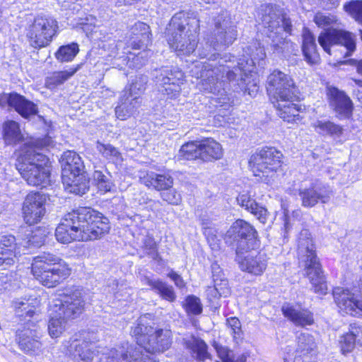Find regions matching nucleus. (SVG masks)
Segmentation results:
<instances>
[{
	"instance_id": "42",
	"label": "nucleus",
	"mask_w": 362,
	"mask_h": 362,
	"mask_svg": "<svg viewBox=\"0 0 362 362\" xmlns=\"http://www.w3.org/2000/svg\"><path fill=\"white\" fill-rule=\"evenodd\" d=\"M360 332L362 333V327H356L351 325V331L341 336L340 345L344 354L353 350L355 346L356 337L359 336Z\"/></svg>"
},
{
	"instance_id": "63",
	"label": "nucleus",
	"mask_w": 362,
	"mask_h": 362,
	"mask_svg": "<svg viewBox=\"0 0 362 362\" xmlns=\"http://www.w3.org/2000/svg\"><path fill=\"white\" fill-rule=\"evenodd\" d=\"M250 354L248 352H244L237 356H235V355H233L231 359V362H246Z\"/></svg>"
},
{
	"instance_id": "7",
	"label": "nucleus",
	"mask_w": 362,
	"mask_h": 362,
	"mask_svg": "<svg viewBox=\"0 0 362 362\" xmlns=\"http://www.w3.org/2000/svg\"><path fill=\"white\" fill-rule=\"evenodd\" d=\"M261 16L262 24L267 30V35L272 40L271 45L274 52L284 53L291 45V42L282 35L283 31L289 35L291 33V20L281 16L272 6H266L262 10Z\"/></svg>"
},
{
	"instance_id": "47",
	"label": "nucleus",
	"mask_w": 362,
	"mask_h": 362,
	"mask_svg": "<svg viewBox=\"0 0 362 362\" xmlns=\"http://www.w3.org/2000/svg\"><path fill=\"white\" fill-rule=\"evenodd\" d=\"M316 346L315 339L308 333H302L298 337V350L302 353H308Z\"/></svg>"
},
{
	"instance_id": "35",
	"label": "nucleus",
	"mask_w": 362,
	"mask_h": 362,
	"mask_svg": "<svg viewBox=\"0 0 362 362\" xmlns=\"http://www.w3.org/2000/svg\"><path fill=\"white\" fill-rule=\"evenodd\" d=\"M266 57V54L263 47H258L256 49V52L251 55L250 59L247 60L245 59H239L237 63L236 66H233L231 65L230 70H233L235 75V77L238 74V71L243 72L244 75H247V73H251L254 70L255 61L256 60H263Z\"/></svg>"
},
{
	"instance_id": "61",
	"label": "nucleus",
	"mask_w": 362,
	"mask_h": 362,
	"mask_svg": "<svg viewBox=\"0 0 362 362\" xmlns=\"http://www.w3.org/2000/svg\"><path fill=\"white\" fill-rule=\"evenodd\" d=\"M168 276L175 283V284L179 287L182 288L185 286V282L182 279V278L177 273H175L173 271H171L168 274Z\"/></svg>"
},
{
	"instance_id": "28",
	"label": "nucleus",
	"mask_w": 362,
	"mask_h": 362,
	"mask_svg": "<svg viewBox=\"0 0 362 362\" xmlns=\"http://www.w3.org/2000/svg\"><path fill=\"white\" fill-rule=\"evenodd\" d=\"M302 51L306 62L315 65L320 62V57L317 51L315 37L310 30L305 28L302 34Z\"/></svg>"
},
{
	"instance_id": "39",
	"label": "nucleus",
	"mask_w": 362,
	"mask_h": 362,
	"mask_svg": "<svg viewBox=\"0 0 362 362\" xmlns=\"http://www.w3.org/2000/svg\"><path fill=\"white\" fill-rule=\"evenodd\" d=\"M51 307L50 320L48 324L49 334L52 338L59 337L65 329L66 320L63 315H60L59 312L54 313Z\"/></svg>"
},
{
	"instance_id": "46",
	"label": "nucleus",
	"mask_w": 362,
	"mask_h": 362,
	"mask_svg": "<svg viewBox=\"0 0 362 362\" xmlns=\"http://www.w3.org/2000/svg\"><path fill=\"white\" fill-rule=\"evenodd\" d=\"M93 176L98 189L101 193L105 194L112 190L114 187L113 182L102 171L95 170Z\"/></svg>"
},
{
	"instance_id": "58",
	"label": "nucleus",
	"mask_w": 362,
	"mask_h": 362,
	"mask_svg": "<svg viewBox=\"0 0 362 362\" xmlns=\"http://www.w3.org/2000/svg\"><path fill=\"white\" fill-rule=\"evenodd\" d=\"M227 324L230 327L231 332L239 335L241 332L240 322L237 317H230L227 320Z\"/></svg>"
},
{
	"instance_id": "50",
	"label": "nucleus",
	"mask_w": 362,
	"mask_h": 362,
	"mask_svg": "<svg viewBox=\"0 0 362 362\" xmlns=\"http://www.w3.org/2000/svg\"><path fill=\"white\" fill-rule=\"evenodd\" d=\"M314 21L317 25V26L325 28L337 24L338 20L335 16L317 13L315 16Z\"/></svg>"
},
{
	"instance_id": "21",
	"label": "nucleus",
	"mask_w": 362,
	"mask_h": 362,
	"mask_svg": "<svg viewBox=\"0 0 362 362\" xmlns=\"http://www.w3.org/2000/svg\"><path fill=\"white\" fill-rule=\"evenodd\" d=\"M334 301L340 311L354 317H362V301L349 289L337 287L333 290Z\"/></svg>"
},
{
	"instance_id": "57",
	"label": "nucleus",
	"mask_w": 362,
	"mask_h": 362,
	"mask_svg": "<svg viewBox=\"0 0 362 362\" xmlns=\"http://www.w3.org/2000/svg\"><path fill=\"white\" fill-rule=\"evenodd\" d=\"M150 51L143 50L142 52L134 54L132 57V62L134 63V67L139 69L146 62L147 57L149 56Z\"/></svg>"
},
{
	"instance_id": "64",
	"label": "nucleus",
	"mask_w": 362,
	"mask_h": 362,
	"mask_svg": "<svg viewBox=\"0 0 362 362\" xmlns=\"http://www.w3.org/2000/svg\"><path fill=\"white\" fill-rule=\"evenodd\" d=\"M351 61H352V64L356 66L357 72L362 75V59H360V60L353 59Z\"/></svg>"
},
{
	"instance_id": "45",
	"label": "nucleus",
	"mask_w": 362,
	"mask_h": 362,
	"mask_svg": "<svg viewBox=\"0 0 362 362\" xmlns=\"http://www.w3.org/2000/svg\"><path fill=\"white\" fill-rule=\"evenodd\" d=\"M78 70V68H72L69 71L54 72L50 76L47 78L46 85L49 88H54L56 86L63 83L72 76Z\"/></svg>"
},
{
	"instance_id": "19",
	"label": "nucleus",
	"mask_w": 362,
	"mask_h": 362,
	"mask_svg": "<svg viewBox=\"0 0 362 362\" xmlns=\"http://www.w3.org/2000/svg\"><path fill=\"white\" fill-rule=\"evenodd\" d=\"M156 83L164 88L165 94L170 98L177 97L180 91V84L184 78V74L177 68L164 67L156 71Z\"/></svg>"
},
{
	"instance_id": "60",
	"label": "nucleus",
	"mask_w": 362,
	"mask_h": 362,
	"mask_svg": "<svg viewBox=\"0 0 362 362\" xmlns=\"http://www.w3.org/2000/svg\"><path fill=\"white\" fill-rule=\"evenodd\" d=\"M200 221L202 226L203 233L204 234L206 230L215 229V225L208 216L204 215L200 217Z\"/></svg>"
},
{
	"instance_id": "5",
	"label": "nucleus",
	"mask_w": 362,
	"mask_h": 362,
	"mask_svg": "<svg viewBox=\"0 0 362 362\" xmlns=\"http://www.w3.org/2000/svg\"><path fill=\"white\" fill-rule=\"evenodd\" d=\"M297 255L299 265L303 268L305 274L313 285L314 292L325 294L327 290V284L317 256L315 245L307 229H303L298 235Z\"/></svg>"
},
{
	"instance_id": "29",
	"label": "nucleus",
	"mask_w": 362,
	"mask_h": 362,
	"mask_svg": "<svg viewBox=\"0 0 362 362\" xmlns=\"http://www.w3.org/2000/svg\"><path fill=\"white\" fill-rule=\"evenodd\" d=\"M281 310L284 316L296 325L304 327L310 325L314 322L313 314L307 310L300 309L290 304L284 305Z\"/></svg>"
},
{
	"instance_id": "4",
	"label": "nucleus",
	"mask_w": 362,
	"mask_h": 362,
	"mask_svg": "<svg viewBox=\"0 0 362 362\" xmlns=\"http://www.w3.org/2000/svg\"><path fill=\"white\" fill-rule=\"evenodd\" d=\"M228 60L221 58L218 63L196 61L192 63L190 73L192 76L201 78L200 89L214 94L221 93L225 83L235 80V72L230 70L231 65L225 64ZM231 59L228 60V63Z\"/></svg>"
},
{
	"instance_id": "17",
	"label": "nucleus",
	"mask_w": 362,
	"mask_h": 362,
	"mask_svg": "<svg viewBox=\"0 0 362 362\" xmlns=\"http://www.w3.org/2000/svg\"><path fill=\"white\" fill-rule=\"evenodd\" d=\"M77 210L65 215L62 222L57 227L55 236L57 241L69 243L74 240L82 241L83 235L81 226H78Z\"/></svg>"
},
{
	"instance_id": "25",
	"label": "nucleus",
	"mask_w": 362,
	"mask_h": 362,
	"mask_svg": "<svg viewBox=\"0 0 362 362\" xmlns=\"http://www.w3.org/2000/svg\"><path fill=\"white\" fill-rule=\"evenodd\" d=\"M68 353L72 356L75 362H92L95 356V344L89 337L83 339H73L69 341Z\"/></svg>"
},
{
	"instance_id": "23",
	"label": "nucleus",
	"mask_w": 362,
	"mask_h": 362,
	"mask_svg": "<svg viewBox=\"0 0 362 362\" xmlns=\"http://www.w3.org/2000/svg\"><path fill=\"white\" fill-rule=\"evenodd\" d=\"M142 347L146 352L156 354L168 349L172 344V332L168 329H156L148 336V340L140 339Z\"/></svg>"
},
{
	"instance_id": "32",
	"label": "nucleus",
	"mask_w": 362,
	"mask_h": 362,
	"mask_svg": "<svg viewBox=\"0 0 362 362\" xmlns=\"http://www.w3.org/2000/svg\"><path fill=\"white\" fill-rule=\"evenodd\" d=\"M238 203L247 211L252 214L261 223L267 222L269 213L267 209L259 205L248 193L240 194L237 197Z\"/></svg>"
},
{
	"instance_id": "27",
	"label": "nucleus",
	"mask_w": 362,
	"mask_h": 362,
	"mask_svg": "<svg viewBox=\"0 0 362 362\" xmlns=\"http://www.w3.org/2000/svg\"><path fill=\"white\" fill-rule=\"evenodd\" d=\"M299 195L303 206L313 207L319 202L323 204L329 202L332 192L329 187L316 184L309 188L301 189Z\"/></svg>"
},
{
	"instance_id": "54",
	"label": "nucleus",
	"mask_w": 362,
	"mask_h": 362,
	"mask_svg": "<svg viewBox=\"0 0 362 362\" xmlns=\"http://www.w3.org/2000/svg\"><path fill=\"white\" fill-rule=\"evenodd\" d=\"M161 197L164 201L174 205L179 204L182 200L180 194L172 187L161 193Z\"/></svg>"
},
{
	"instance_id": "12",
	"label": "nucleus",
	"mask_w": 362,
	"mask_h": 362,
	"mask_svg": "<svg viewBox=\"0 0 362 362\" xmlns=\"http://www.w3.org/2000/svg\"><path fill=\"white\" fill-rule=\"evenodd\" d=\"M86 300L84 293L79 288H68L63 293L61 299L53 301L54 313L59 312L66 318H76L84 310Z\"/></svg>"
},
{
	"instance_id": "3",
	"label": "nucleus",
	"mask_w": 362,
	"mask_h": 362,
	"mask_svg": "<svg viewBox=\"0 0 362 362\" xmlns=\"http://www.w3.org/2000/svg\"><path fill=\"white\" fill-rule=\"evenodd\" d=\"M39 151L38 144H24L18 158V169L28 185L45 187L50 183V170L48 158Z\"/></svg>"
},
{
	"instance_id": "16",
	"label": "nucleus",
	"mask_w": 362,
	"mask_h": 362,
	"mask_svg": "<svg viewBox=\"0 0 362 362\" xmlns=\"http://www.w3.org/2000/svg\"><path fill=\"white\" fill-rule=\"evenodd\" d=\"M267 91L276 100H291L296 96V88L290 76L274 70L267 78Z\"/></svg>"
},
{
	"instance_id": "24",
	"label": "nucleus",
	"mask_w": 362,
	"mask_h": 362,
	"mask_svg": "<svg viewBox=\"0 0 362 362\" xmlns=\"http://www.w3.org/2000/svg\"><path fill=\"white\" fill-rule=\"evenodd\" d=\"M6 105L13 107L24 118H29L37 112V108L33 102L17 93L0 95V107H4Z\"/></svg>"
},
{
	"instance_id": "13",
	"label": "nucleus",
	"mask_w": 362,
	"mask_h": 362,
	"mask_svg": "<svg viewBox=\"0 0 362 362\" xmlns=\"http://www.w3.org/2000/svg\"><path fill=\"white\" fill-rule=\"evenodd\" d=\"M281 153L274 148L265 147L251 156L250 167L255 176H268L281 167Z\"/></svg>"
},
{
	"instance_id": "38",
	"label": "nucleus",
	"mask_w": 362,
	"mask_h": 362,
	"mask_svg": "<svg viewBox=\"0 0 362 362\" xmlns=\"http://www.w3.org/2000/svg\"><path fill=\"white\" fill-rule=\"evenodd\" d=\"M185 346L191 351L193 356L199 361H204L210 356L206 344L201 339L192 337L185 341Z\"/></svg>"
},
{
	"instance_id": "56",
	"label": "nucleus",
	"mask_w": 362,
	"mask_h": 362,
	"mask_svg": "<svg viewBox=\"0 0 362 362\" xmlns=\"http://www.w3.org/2000/svg\"><path fill=\"white\" fill-rule=\"evenodd\" d=\"M0 247L2 250L12 249L13 252H16V238L11 235H4L0 240Z\"/></svg>"
},
{
	"instance_id": "18",
	"label": "nucleus",
	"mask_w": 362,
	"mask_h": 362,
	"mask_svg": "<svg viewBox=\"0 0 362 362\" xmlns=\"http://www.w3.org/2000/svg\"><path fill=\"white\" fill-rule=\"evenodd\" d=\"M46 197L39 192L29 193L23 204V216L26 223L34 225L45 214Z\"/></svg>"
},
{
	"instance_id": "9",
	"label": "nucleus",
	"mask_w": 362,
	"mask_h": 362,
	"mask_svg": "<svg viewBox=\"0 0 362 362\" xmlns=\"http://www.w3.org/2000/svg\"><path fill=\"white\" fill-rule=\"evenodd\" d=\"M147 82L146 76L139 75L124 88L115 107V115L118 119L125 120L136 113L141 105V95L146 89Z\"/></svg>"
},
{
	"instance_id": "20",
	"label": "nucleus",
	"mask_w": 362,
	"mask_h": 362,
	"mask_svg": "<svg viewBox=\"0 0 362 362\" xmlns=\"http://www.w3.org/2000/svg\"><path fill=\"white\" fill-rule=\"evenodd\" d=\"M327 95L330 107L339 119H349L352 116L353 103L344 91L330 86L327 88Z\"/></svg>"
},
{
	"instance_id": "62",
	"label": "nucleus",
	"mask_w": 362,
	"mask_h": 362,
	"mask_svg": "<svg viewBox=\"0 0 362 362\" xmlns=\"http://www.w3.org/2000/svg\"><path fill=\"white\" fill-rule=\"evenodd\" d=\"M206 293L210 300H212L214 298H220V296L215 285L214 286H209L206 288Z\"/></svg>"
},
{
	"instance_id": "6",
	"label": "nucleus",
	"mask_w": 362,
	"mask_h": 362,
	"mask_svg": "<svg viewBox=\"0 0 362 362\" xmlns=\"http://www.w3.org/2000/svg\"><path fill=\"white\" fill-rule=\"evenodd\" d=\"M32 273L43 286L53 288L70 275V269L59 257L44 252L33 259Z\"/></svg>"
},
{
	"instance_id": "15",
	"label": "nucleus",
	"mask_w": 362,
	"mask_h": 362,
	"mask_svg": "<svg viewBox=\"0 0 362 362\" xmlns=\"http://www.w3.org/2000/svg\"><path fill=\"white\" fill-rule=\"evenodd\" d=\"M318 42L323 49L329 54L332 45L344 46L346 49L345 56L348 57L356 50V35L345 30L328 28L320 34Z\"/></svg>"
},
{
	"instance_id": "2",
	"label": "nucleus",
	"mask_w": 362,
	"mask_h": 362,
	"mask_svg": "<svg viewBox=\"0 0 362 362\" xmlns=\"http://www.w3.org/2000/svg\"><path fill=\"white\" fill-rule=\"evenodd\" d=\"M213 31L204 38L197 48L201 58H208L209 62L216 63L217 51L225 49L236 40L238 32L235 21L228 11L222 10L214 18Z\"/></svg>"
},
{
	"instance_id": "44",
	"label": "nucleus",
	"mask_w": 362,
	"mask_h": 362,
	"mask_svg": "<svg viewBox=\"0 0 362 362\" xmlns=\"http://www.w3.org/2000/svg\"><path fill=\"white\" fill-rule=\"evenodd\" d=\"M132 33L136 35L137 38L141 37L139 39L138 42L134 40L132 42L131 45L134 49H139L144 47V44L141 42L142 40H146L148 38L149 35V26L143 23V22H137L134 24V25L132 28Z\"/></svg>"
},
{
	"instance_id": "37",
	"label": "nucleus",
	"mask_w": 362,
	"mask_h": 362,
	"mask_svg": "<svg viewBox=\"0 0 362 362\" xmlns=\"http://www.w3.org/2000/svg\"><path fill=\"white\" fill-rule=\"evenodd\" d=\"M177 158L179 160H202L201 141H193L183 144L178 152Z\"/></svg>"
},
{
	"instance_id": "30",
	"label": "nucleus",
	"mask_w": 362,
	"mask_h": 362,
	"mask_svg": "<svg viewBox=\"0 0 362 362\" xmlns=\"http://www.w3.org/2000/svg\"><path fill=\"white\" fill-rule=\"evenodd\" d=\"M141 182L148 187L158 191H165L173 185V178L168 174H156L148 172L140 177Z\"/></svg>"
},
{
	"instance_id": "33",
	"label": "nucleus",
	"mask_w": 362,
	"mask_h": 362,
	"mask_svg": "<svg viewBox=\"0 0 362 362\" xmlns=\"http://www.w3.org/2000/svg\"><path fill=\"white\" fill-rule=\"evenodd\" d=\"M293 99L279 100L276 101V109L279 116L288 122H296L301 119L300 112L301 108L296 104L292 103Z\"/></svg>"
},
{
	"instance_id": "53",
	"label": "nucleus",
	"mask_w": 362,
	"mask_h": 362,
	"mask_svg": "<svg viewBox=\"0 0 362 362\" xmlns=\"http://www.w3.org/2000/svg\"><path fill=\"white\" fill-rule=\"evenodd\" d=\"M213 346L216 349L218 356L223 362H231V359L234 355L233 351L216 341L213 343Z\"/></svg>"
},
{
	"instance_id": "55",
	"label": "nucleus",
	"mask_w": 362,
	"mask_h": 362,
	"mask_svg": "<svg viewBox=\"0 0 362 362\" xmlns=\"http://www.w3.org/2000/svg\"><path fill=\"white\" fill-rule=\"evenodd\" d=\"M217 230L213 229L211 230H206L204 234L207 240V242L214 251H218L221 248V240L218 238Z\"/></svg>"
},
{
	"instance_id": "8",
	"label": "nucleus",
	"mask_w": 362,
	"mask_h": 362,
	"mask_svg": "<svg viewBox=\"0 0 362 362\" xmlns=\"http://www.w3.org/2000/svg\"><path fill=\"white\" fill-rule=\"evenodd\" d=\"M62 183L68 192L84 194L88 189V182L83 175L84 164L75 151H67L61 157Z\"/></svg>"
},
{
	"instance_id": "1",
	"label": "nucleus",
	"mask_w": 362,
	"mask_h": 362,
	"mask_svg": "<svg viewBox=\"0 0 362 362\" xmlns=\"http://www.w3.org/2000/svg\"><path fill=\"white\" fill-rule=\"evenodd\" d=\"M200 21L194 13H175L166 28V40L179 56L189 55L198 47Z\"/></svg>"
},
{
	"instance_id": "59",
	"label": "nucleus",
	"mask_w": 362,
	"mask_h": 362,
	"mask_svg": "<svg viewBox=\"0 0 362 362\" xmlns=\"http://www.w3.org/2000/svg\"><path fill=\"white\" fill-rule=\"evenodd\" d=\"M215 286L217 288L220 297H226L230 294V289L228 286V281L221 280L219 284L216 283Z\"/></svg>"
},
{
	"instance_id": "40",
	"label": "nucleus",
	"mask_w": 362,
	"mask_h": 362,
	"mask_svg": "<svg viewBox=\"0 0 362 362\" xmlns=\"http://www.w3.org/2000/svg\"><path fill=\"white\" fill-rule=\"evenodd\" d=\"M4 139L6 144H13L23 139L18 123L8 121L3 126Z\"/></svg>"
},
{
	"instance_id": "34",
	"label": "nucleus",
	"mask_w": 362,
	"mask_h": 362,
	"mask_svg": "<svg viewBox=\"0 0 362 362\" xmlns=\"http://www.w3.org/2000/svg\"><path fill=\"white\" fill-rule=\"evenodd\" d=\"M142 281L144 284L149 286L151 289L158 294L162 299L168 302L175 300L176 294L172 286L158 279H152L149 276H144Z\"/></svg>"
},
{
	"instance_id": "41",
	"label": "nucleus",
	"mask_w": 362,
	"mask_h": 362,
	"mask_svg": "<svg viewBox=\"0 0 362 362\" xmlns=\"http://www.w3.org/2000/svg\"><path fill=\"white\" fill-rule=\"evenodd\" d=\"M95 148L103 158L112 163H118L122 160L120 152L110 144L97 141Z\"/></svg>"
},
{
	"instance_id": "10",
	"label": "nucleus",
	"mask_w": 362,
	"mask_h": 362,
	"mask_svg": "<svg viewBox=\"0 0 362 362\" xmlns=\"http://www.w3.org/2000/svg\"><path fill=\"white\" fill-rule=\"evenodd\" d=\"M78 226L83 235L82 241L93 240L100 238L110 230L109 220L101 213L90 208L77 209Z\"/></svg>"
},
{
	"instance_id": "31",
	"label": "nucleus",
	"mask_w": 362,
	"mask_h": 362,
	"mask_svg": "<svg viewBox=\"0 0 362 362\" xmlns=\"http://www.w3.org/2000/svg\"><path fill=\"white\" fill-rule=\"evenodd\" d=\"M200 141L202 161L213 162L222 158L223 149L220 143L212 138H206Z\"/></svg>"
},
{
	"instance_id": "14",
	"label": "nucleus",
	"mask_w": 362,
	"mask_h": 362,
	"mask_svg": "<svg viewBox=\"0 0 362 362\" xmlns=\"http://www.w3.org/2000/svg\"><path fill=\"white\" fill-rule=\"evenodd\" d=\"M57 28V21L54 18L37 16L27 34L30 45L35 48L48 45Z\"/></svg>"
},
{
	"instance_id": "43",
	"label": "nucleus",
	"mask_w": 362,
	"mask_h": 362,
	"mask_svg": "<svg viewBox=\"0 0 362 362\" xmlns=\"http://www.w3.org/2000/svg\"><path fill=\"white\" fill-rule=\"evenodd\" d=\"M79 52L78 45L71 43L61 46L55 53L56 59L60 62H71Z\"/></svg>"
},
{
	"instance_id": "48",
	"label": "nucleus",
	"mask_w": 362,
	"mask_h": 362,
	"mask_svg": "<svg viewBox=\"0 0 362 362\" xmlns=\"http://www.w3.org/2000/svg\"><path fill=\"white\" fill-rule=\"evenodd\" d=\"M37 303L36 298H28L25 301L18 300L13 303V307L18 310V313L22 312L25 313L27 315L32 316L35 313L34 308ZM20 315H23V313Z\"/></svg>"
},
{
	"instance_id": "52",
	"label": "nucleus",
	"mask_w": 362,
	"mask_h": 362,
	"mask_svg": "<svg viewBox=\"0 0 362 362\" xmlns=\"http://www.w3.org/2000/svg\"><path fill=\"white\" fill-rule=\"evenodd\" d=\"M144 249L146 253L149 255L151 258L156 259L158 256L157 245L154 238L151 236H146L144 240Z\"/></svg>"
},
{
	"instance_id": "11",
	"label": "nucleus",
	"mask_w": 362,
	"mask_h": 362,
	"mask_svg": "<svg viewBox=\"0 0 362 362\" xmlns=\"http://www.w3.org/2000/svg\"><path fill=\"white\" fill-rule=\"evenodd\" d=\"M257 232L248 222L238 219L227 230L225 239L226 242H237L236 253L242 250H254L259 247Z\"/></svg>"
},
{
	"instance_id": "51",
	"label": "nucleus",
	"mask_w": 362,
	"mask_h": 362,
	"mask_svg": "<svg viewBox=\"0 0 362 362\" xmlns=\"http://www.w3.org/2000/svg\"><path fill=\"white\" fill-rule=\"evenodd\" d=\"M16 256V252H13L12 249L2 250L0 247V266L4 268L13 265L15 262L14 258Z\"/></svg>"
},
{
	"instance_id": "36",
	"label": "nucleus",
	"mask_w": 362,
	"mask_h": 362,
	"mask_svg": "<svg viewBox=\"0 0 362 362\" xmlns=\"http://www.w3.org/2000/svg\"><path fill=\"white\" fill-rule=\"evenodd\" d=\"M312 127L317 134L322 136L338 138L344 132V129L341 126L329 120H317L313 123Z\"/></svg>"
},
{
	"instance_id": "22",
	"label": "nucleus",
	"mask_w": 362,
	"mask_h": 362,
	"mask_svg": "<svg viewBox=\"0 0 362 362\" xmlns=\"http://www.w3.org/2000/svg\"><path fill=\"white\" fill-rule=\"evenodd\" d=\"M250 250L245 255L236 253V261L241 270L254 275H261L267 266V255L264 252H257L255 249Z\"/></svg>"
},
{
	"instance_id": "26",
	"label": "nucleus",
	"mask_w": 362,
	"mask_h": 362,
	"mask_svg": "<svg viewBox=\"0 0 362 362\" xmlns=\"http://www.w3.org/2000/svg\"><path fill=\"white\" fill-rule=\"evenodd\" d=\"M19 348L30 356H37L42 353V344L40 341L41 334L35 329H25L18 333Z\"/></svg>"
},
{
	"instance_id": "49",
	"label": "nucleus",
	"mask_w": 362,
	"mask_h": 362,
	"mask_svg": "<svg viewBox=\"0 0 362 362\" xmlns=\"http://www.w3.org/2000/svg\"><path fill=\"white\" fill-rule=\"evenodd\" d=\"M185 308L188 313L192 315H199L202 311L200 300L194 296H189L187 297Z\"/></svg>"
}]
</instances>
